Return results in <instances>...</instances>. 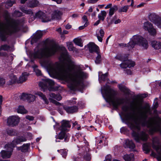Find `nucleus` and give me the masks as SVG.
Instances as JSON below:
<instances>
[{
    "instance_id": "obj_15",
    "label": "nucleus",
    "mask_w": 161,
    "mask_h": 161,
    "mask_svg": "<svg viewBox=\"0 0 161 161\" xmlns=\"http://www.w3.org/2000/svg\"><path fill=\"white\" fill-rule=\"evenodd\" d=\"M89 50L90 52L99 53V48L93 42H90L88 45Z\"/></svg>"
},
{
    "instance_id": "obj_52",
    "label": "nucleus",
    "mask_w": 161,
    "mask_h": 161,
    "mask_svg": "<svg viewBox=\"0 0 161 161\" xmlns=\"http://www.w3.org/2000/svg\"><path fill=\"white\" fill-rule=\"evenodd\" d=\"M6 81L4 79L0 77V86H2L5 84Z\"/></svg>"
},
{
    "instance_id": "obj_31",
    "label": "nucleus",
    "mask_w": 161,
    "mask_h": 161,
    "mask_svg": "<svg viewBox=\"0 0 161 161\" xmlns=\"http://www.w3.org/2000/svg\"><path fill=\"white\" fill-rule=\"evenodd\" d=\"M107 15L106 12L105 11H102L100 13L98 14V17L99 19L103 21Z\"/></svg>"
},
{
    "instance_id": "obj_20",
    "label": "nucleus",
    "mask_w": 161,
    "mask_h": 161,
    "mask_svg": "<svg viewBox=\"0 0 161 161\" xmlns=\"http://www.w3.org/2000/svg\"><path fill=\"white\" fill-rule=\"evenodd\" d=\"M17 78L16 76L13 75H11L8 79V81L7 82V84L8 85H11L14 83L17 80Z\"/></svg>"
},
{
    "instance_id": "obj_8",
    "label": "nucleus",
    "mask_w": 161,
    "mask_h": 161,
    "mask_svg": "<svg viewBox=\"0 0 161 161\" xmlns=\"http://www.w3.org/2000/svg\"><path fill=\"white\" fill-rule=\"evenodd\" d=\"M54 81L52 80L44 78L42 79V81L39 83V86L44 91L45 89L47 88H48L49 91H51L53 90L52 89V87L54 85Z\"/></svg>"
},
{
    "instance_id": "obj_23",
    "label": "nucleus",
    "mask_w": 161,
    "mask_h": 161,
    "mask_svg": "<svg viewBox=\"0 0 161 161\" xmlns=\"http://www.w3.org/2000/svg\"><path fill=\"white\" fill-rule=\"evenodd\" d=\"M123 159L125 161H134V154L131 153L125 155L123 156Z\"/></svg>"
},
{
    "instance_id": "obj_45",
    "label": "nucleus",
    "mask_w": 161,
    "mask_h": 161,
    "mask_svg": "<svg viewBox=\"0 0 161 161\" xmlns=\"http://www.w3.org/2000/svg\"><path fill=\"white\" fill-rule=\"evenodd\" d=\"M97 56L96 58V59L95 60V62L97 64H98L100 63L101 61V56L100 54L99 53H97Z\"/></svg>"
},
{
    "instance_id": "obj_56",
    "label": "nucleus",
    "mask_w": 161,
    "mask_h": 161,
    "mask_svg": "<svg viewBox=\"0 0 161 161\" xmlns=\"http://www.w3.org/2000/svg\"><path fill=\"white\" fill-rule=\"evenodd\" d=\"M155 23L159 27H161V21L155 22Z\"/></svg>"
},
{
    "instance_id": "obj_16",
    "label": "nucleus",
    "mask_w": 161,
    "mask_h": 161,
    "mask_svg": "<svg viewBox=\"0 0 161 161\" xmlns=\"http://www.w3.org/2000/svg\"><path fill=\"white\" fill-rule=\"evenodd\" d=\"M12 149L11 148L9 151H5L3 150L1 152V156L3 158H9L12 154Z\"/></svg>"
},
{
    "instance_id": "obj_46",
    "label": "nucleus",
    "mask_w": 161,
    "mask_h": 161,
    "mask_svg": "<svg viewBox=\"0 0 161 161\" xmlns=\"http://www.w3.org/2000/svg\"><path fill=\"white\" fill-rule=\"evenodd\" d=\"M60 153L64 158H65L67 154V151L66 149H62L60 151Z\"/></svg>"
},
{
    "instance_id": "obj_58",
    "label": "nucleus",
    "mask_w": 161,
    "mask_h": 161,
    "mask_svg": "<svg viewBox=\"0 0 161 161\" xmlns=\"http://www.w3.org/2000/svg\"><path fill=\"white\" fill-rule=\"evenodd\" d=\"M56 31H58L60 34L62 35V29L61 28H59L56 30Z\"/></svg>"
},
{
    "instance_id": "obj_33",
    "label": "nucleus",
    "mask_w": 161,
    "mask_h": 161,
    "mask_svg": "<svg viewBox=\"0 0 161 161\" xmlns=\"http://www.w3.org/2000/svg\"><path fill=\"white\" fill-rule=\"evenodd\" d=\"M30 146V144H24L22 147H19V150L23 152H25L28 151L29 147Z\"/></svg>"
},
{
    "instance_id": "obj_22",
    "label": "nucleus",
    "mask_w": 161,
    "mask_h": 161,
    "mask_svg": "<svg viewBox=\"0 0 161 161\" xmlns=\"http://www.w3.org/2000/svg\"><path fill=\"white\" fill-rule=\"evenodd\" d=\"M104 32V31L100 29V30H97L96 32V35L98 41L100 42H102V38L103 37Z\"/></svg>"
},
{
    "instance_id": "obj_44",
    "label": "nucleus",
    "mask_w": 161,
    "mask_h": 161,
    "mask_svg": "<svg viewBox=\"0 0 161 161\" xmlns=\"http://www.w3.org/2000/svg\"><path fill=\"white\" fill-rule=\"evenodd\" d=\"M7 133L9 135L11 136L14 135L16 133L15 130H13L12 129H7L6 130Z\"/></svg>"
},
{
    "instance_id": "obj_50",
    "label": "nucleus",
    "mask_w": 161,
    "mask_h": 161,
    "mask_svg": "<svg viewBox=\"0 0 161 161\" xmlns=\"http://www.w3.org/2000/svg\"><path fill=\"white\" fill-rule=\"evenodd\" d=\"M14 15L17 17H20L22 15V13L18 11H16L14 12Z\"/></svg>"
},
{
    "instance_id": "obj_10",
    "label": "nucleus",
    "mask_w": 161,
    "mask_h": 161,
    "mask_svg": "<svg viewBox=\"0 0 161 161\" xmlns=\"http://www.w3.org/2000/svg\"><path fill=\"white\" fill-rule=\"evenodd\" d=\"M20 121V119L16 116H9L7 119V123L8 125L14 127L18 125Z\"/></svg>"
},
{
    "instance_id": "obj_13",
    "label": "nucleus",
    "mask_w": 161,
    "mask_h": 161,
    "mask_svg": "<svg viewBox=\"0 0 161 161\" xmlns=\"http://www.w3.org/2000/svg\"><path fill=\"white\" fill-rule=\"evenodd\" d=\"M143 27L145 30L148 31L151 35L153 36L156 35V30L150 22H146L144 23Z\"/></svg>"
},
{
    "instance_id": "obj_47",
    "label": "nucleus",
    "mask_w": 161,
    "mask_h": 161,
    "mask_svg": "<svg viewBox=\"0 0 161 161\" xmlns=\"http://www.w3.org/2000/svg\"><path fill=\"white\" fill-rule=\"evenodd\" d=\"M157 16H156L155 14H151L149 16V18L151 20L155 21L157 19Z\"/></svg>"
},
{
    "instance_id": "obj_39",
    "label": "nucleus",
    "mask_w": 161,
    "mask_h": 161,
    "mask_svg": "<svg viewBox=\"0 0 161 161\" xmlns=\"http://www.w3.org/2000/svg\"><path fill=\"white\" fill-rule=\"evenodd\" d=\"M35 96L32 94H28L27 101L29 102H31L33 101L35 99Z\"/></svg>"
},
{
    "instance_id": "obj_29",
    "label": "nucleus",
    "mask_w": 161,
    "mask_h": 161,
    "mask_svg": "<svg viewBox=\"0 0 161 161\" xmlns=\"http://www.w3.org/2000/svg\"><path fill=\"white\" fill-rule=\"evenodd\" d=\"M108 74V73H106L104 74H102V72H99V80L100 83L101 82L102 80L105 81L107 79Z\"/></svg>"
},
{
    "instance_id": "obj_2",
    "label": "nucleus",
    "mask_w": 161,
    "mask_h": 161,
    "mask_svg": "<svg viewBox=\"0 0 161 161\" xmlns=\"http://www.w3.org/2000/svg\"><path fill=\"white\" fill-rule=\"evenodd\" d=\"M131 108L133 112L129 111L128 107H123L125 119L129 127L132 130V136L137 142L141 141H146L147 139V135L144 131H140V125L146 126L149 129V132L159 131L161 134V118H148L147 114L150 112V108L146 106H143L141 100L138 99L133 101L131 103Z\"/></svg>"
},
{
    "instance_id": "obj_28",
    "label": "nucleus",
    "mask_w": 161,
    "mask_h": 161,
    "mask_svg": "<svg viewBox=\"0 0 161 161\" xmlns=\"http://www.w3.org/2000/svg\"><path fill=\"white\" fill-rule=\"evenodd\" d=\"M153 148L156 150L158 153V161H161V147L159 146H154Z\"/></svg>"
},
{
    "instance_id": "obj_32",
    "label": "nucleus",
    "mask_w": 161,
    "mask_h": 161,
    "mask_svg": "<svg viewBox=\"0 0 161 161\" xmlns=\"http://www.w3.org/2000/svg\"><path fill=\"white\" fill-rule=\"evenodd\" d=\"M73 41L76 45L80 47L83 46L82 40L80 38L78 37L75 38Z\"/></svg>"
},
{
    "instance_id": "obj_3",
    "label": "nucleus",
    "mask_w": 161,
    "mask_h": 161,
    "mask_svg": "<svg viewBox=\"0 0 161 161\" xmlns=\"http://www.w3.org/2000/svg\"><path fill=\"white\" fill-rule=\"evenodd\" d=\"M23 25L22 22L13 19L9 13L5 11L0 17V41H6L8 36L20 31Z\"/></svg>"
},
{
    "instance_id": "obj_9",
    "label": "nucleus",
    "mask_w": 161,
    "mask_h": 161,
    "mask_svg": "<svg viewBox=\"0 0 161 161\" xmlns=\"http://www.w3.org/2000/svg\"><path fill=\"white\" fill-rule=\"evenodd\" d=\"M116 58L120 61H124V62L120 64L121 67L122 68H126L127 67L129 68L134 66L135 64L134 62L130 60H125L124 58L123 55L120 54L116 56Z\"/></svg>"
},
{
    "instance_id": "obj_63",
    "label": "nucleus",
    "mask_w": 161,
    "mask_h": 161,
    "mask_svg": "<svg viewBox=\"0 0 161 161\" xmlns=\"http://www.w3.org/2000/svg\"><path fill=\"white\" fill-rule=\"evenodd\" d=\"M52 1L55 2L57 4H60L62 3V0H52Z\"/></svg>"
},
{
    "instance_id": "obj_40",
    "label": "nucleus",
    "mask_w": 161,
    "mask_h": 161,
    "mask_svg": "<svg viewBox=\"0 0 161 161\" xmlns=\"http://www.w3.org/2000/svg\"><path fill=\"white\" fill-rule=\"evenodd\" d=\"M66 44L67 46L69 51H72L74 50V47L73 46V44L71 42H67Z\"/></svg>"
},
{
    "instance_id": "obj_35",
    "label": "nucleus",
    "mask_w": 161,
    "mask_h": 161,
    "mask_svg": "<svg viewBox=\"0 0 161 161\" xmlns=\"http://www.w3.org/2000/svg\"><path fill=\"white\" fill-rule=\"evenodd\" d=\"M17 112L22 114H26L27 113V111L25 109L24 106H19L17 109Z\"/></svg>"
},
{
    "instance_id": "obj_27",
    "label": "nucleus",
    "mask_w": 161,
    "mask_h": 161,
    "mask_svg": "<svg viewBox=\"0 0 161 161\" xmlns=\"http://www.w3.org/2000/svg\"><path fill=\"white\" fill-rule=\"evenodd\" d=\"M118 86L120 90L124 93L127 94L129 93V90L125 86L120 84L118 85Z\"/></svg>"
},
{
    "instance_id": "obj_30",
    "label": "nucleus",
    "mask_w": 161,
    "mask_h": 161,
    "mask_svg": "<svg viewBox=\"0 0 161 161\" xmlns=\"http://www.w3.org/2000/svg\"><path fill=\"white\" fill-rule=\"evenodd\" d=\"M36 95L38 96L41 98L44 101L45 103L47 104L48 103V101L46 97L42 93L40 92H37L36 93Z\"/></svg>"
},
{
    "instance_id": "obj_61",
    "label": "nucleus",
    "mask_w": 161,
    "mask_h": 161,
    "mask_svg": "<svg viewBox=\"0 0 161 161\" xmlns=\"http://www.w3.org/2000/svg\"><path fill=\"white\" fill-rule=\"evenodd\" d=\"M71 28V25L69 24H67L65 26V28L66 29H69Z\"/></svg>"
},
{
    "instance_id": "obj_51",
    "label": "nucleus",
    "mask_w": 161,
    "mask_h": 161,
    "mask_svg": "<svg viewBox=\"0 0 161 161\" xmlns=\"http://www.w3.org/2000/svg\"><path fill=\"white\" fill-rule=\"evenodd\" d=\"M82 19L85 23H86L87 25H88V20L86 16L84 15L82 17Z\"/></svg>"
},
{
    "instance_id": "obj_26",
    "label": "nucleus",
    "mask_w": 161,
    "mask_h": 161,
    "mask_svg": "<svg viewBox=\"0 0 161 161\" xmlns=\"http://www.w3.org/2000/svg\"><path fill=\"white\" fill-rule=\"evenodd\" d=\"M42 33L41 31H38L34 35L32 38V41H36L37 40L40 39L42 36Z\"/></svg>"
},
{
    "instance_id": "obj_59",
    "label": "nucleus",
    "mask_w": 161,
    "mask_h": 161,
    "mask_svg": "<svg viewBox=\"0 0 161 161\" xmlns=\"http://www.w3.org/2000/svg\"><path fill=\"white\" fill-rule=\"evenodd\" d=\"M158 106V104L157 102H156L154 103L153 106V108L154 109H156L157 108Z\"/></svg>"
},
{
    "instance_id": "obj_41",
    "label": "nucleus",
    "mask_w": 161,
    "mask_h": 161,
    "mask_svg": "<svg viewBox=\"0 0 161 161\" xmlns=\"http://www.w3.org/2000/svg\"><path fill=\"white\" fill-rule=\"evenodd\" d=\"M15 3V1H8L6 3L5 7L7 8H9L10 7H11Z\"/></svg>"
},
{
    "instance_id": "obj_60",
    "label": "nucleus",
    "mask_w": 161,
    "mask_h": 161,
    "mask_svg": "<svg viewBox=\"0 0 161 161\" xmlns=\"http://www.w3.org/2000/svg\"><path fill=\"white\" fill-rule=\"evenodd\" d=\"M7 55V53H6L3 52H0V56H4L5 57Z\"/></svg>"
},
{
    "instance_id": "obj_37",
    "label": "nucleus",
    "mask_w": 161,
    "mask_h": 161,
    "mask_svg": "<svg viewBox=\"0 0 161 161\" xmlns=\"http://www.w3.org/2000/svg\"><path fill=\"white\" fill-rule=\"evenodd\" d=\"M13 55L12 54L9 55H6L5 56V59L7 60V62H10L13 60Z\"/></svg>"
},
{
    "instance_id": "obj_1",
    "label": "nucleus",
    "mask_w": 161,
    "mask_h": 161,
    "mask_svg": "<svg viewBox=\"0 0 161 161\" xmlns=\"http://www.w3.org/2000/svg\"><path fill=\"white\" fill-rule=\"evenodd\" d=\"M58 50V47L54 44L48 46L40 44L31 53V56L40 59L41 65L47 69L51 77L69 81L68 86L71 90H81L84 86V80L88 77L87 74L80 66L75 65L64 47L61 48L62 52L60 57V59L64 61L62 64L59 62L53 63L50 57Z\"/></svg>"
},
{
    "instance_id": "obj_64",
    "label": "nucleus",
    "mask_w": 161,
    "mask_h": 161,
    "mask_svg": "<svg viewBox=\"0 0 161 161\" xmlns=\"http://www.w3.org/2000/svg\"><path fill=\"white\" fill-rule=\"evenodd\" d=\"M126 130V128L125 127H123L120 129V132L121 133H124Z\"/></svg>"
},
{
    "instance_id": "obj_5",
    "label": "nucleus",
    "mask_w": 161,
    "mask_h": 161,
    "mask_svg": "<svg viewBox=\"0 0 161 161\" xmlns=\"http://www.w3.org/2000/svg\"><path fill=\"white\" fill-rule=\"evenodd\" d=\"M61 126L59 128V124H56L55 125H54L55 129H59L61 131L59 133L58 136V139L62 140L64 139V141L67 142L68 141L70 135L67 132L69 130V129L71 127V125L69 122L65 120H63L61 122Z\"/></svg>"
},
{
    "instance_id": "obj_7",
    "label": "nucleus",
    "mask_w": 161,
    "mask_h": 161,
    "mask_svg": "<svg viewBox=\"0 0 161 161\" xmlns=\"http://www.w3.org/2000/svg\"><path fill=\"white\" fill-rule=\"evenodd\" d=\"M20 9L23 13L33 16V20L36 17L40 19L42 21L44 22H47L51 20V19L50 18L49 15H47L42 11H40L36 13L35 14L36 16H35L33 15V12L31 9L26 10L23 7L20 8Z\"/></svg>"
},
{
    "instance_id": "obj_34",
    "label": "nucleus",
    "mask_w": 161,
    "mask_h": 161,
    "mask_svg": "<svg viewBox=\"0 0 161 161\" xmlns=\"http://www.w3.org/2000/svg\"><path fill=\"white\" fill-rule=\"evenodd\" d=\"M118 9V8L117 6L114 5L113 7L110 8L109 10V15L111 16L113 15L114 12L116 11Z\"/></svg>"
},
{
    "instance_id": "obj_42",
    "label": "nucleus",
    "mask_w": 161,
    "mask_h": 161,
    "mask_svg": "<svg viewBox=\"0 0 161 161\" xmlns=\"http://www.w3.org/2000/svg\"><path fill=\"white\" fill-rule=\"evenodd\" d=\"M34 69L37 76H40L42 75V73L41 70L37 68L36 65H35Z\"/></svg>"
},
{
    "instance_id": "obj_53",
    "label": "nucleus",
    "mask_w": 161,
    "mask_h": 161,
    "mask_svg": "<svg viewBox=\"0 0 161 161\" xmlns=\"http://www.w3.org/2000/svg\"><path fill=\"white\" fill-rule=\"evenodd\" d=\"M98 0H87V2L88 3L94 4L96 3Z\"/></svg>"
},
{
    "instance_id": "obj_54",
    "label": "nucleus",
    "mask_w": 161,
    "mask_h": 161,
    "mask_svg": "<svg viewBox=\"0 0 161 161\" xmlns=\"http://www.w3.org/2000/svg\"><path fill=\"white\" fill-rule=\"evenodd\" d=\"M25 118L29 120L30 121H32L34 119V117L33 116H29V115H27L25 117Z\"/></svg>"
},
{
    "instance_id": "obj_62",
    "label": "nucleus",
    "mask_w": 161,
    "mask_h": 161,
    "mask_svg": "<svg viewBox=\"0 0 161 161\" xmlns=\"http://www.w3.org/2000/svg\"><path fill=\"white\" fill-rule=\"evenodd\" d=\"M112 6V4L109 3L108 5H107L105 8V9H107L108 8H111V6Z\"/></svg>"
},
{
    "instance_id": "obj_36",
    "label": "nucleus",
    "mask_w": 161,
    "mask_h": 161,
    "mask_svg": "<svg viewBox=\"0 0 161 161\" xmlns=\"http://www.w3.org/2000/svg\"><path fill=\"white\" fill-rule=\"evenodd\" d=\"M10 48L9 46L7 44H3L0 46V51H8Z\"/></svg>"
},
{
    "instance_id": "obj_6",
    "label": "nucleus",
    "mask_w": 161,
    "mask_h": 161,
    "mask_svg": "<svg viewBox=\"0 0 161 161\" xmlns=\"http://www.w3.org/2000/svg\"><path fill=\"white\" fill-rule=\"evenodd\" d=\"M136 44H138L142 47L144 49H146L148 47L147 41L138 35H135L131 39L130 41L127 44H125V46L128 47L129 50L133 48Z\"/></svg>"
},
{
    "instance_id": "obj_24",
    "label": "nucleus",
    "mask_w": 161,
    "mask_h": 161,
    "mask_svg": "<svg viewBox=\"0 0 161 161\" xmlns=\"http://www.w3.org/2000/svg\"><path fill=\"white\" fill-rule=\"evenodd\" d=\"M28 6L31 8H33L37 6L39 2L36 0H28Z\"/></svg>"
},
{
    "instance_id": "obj_4",
    "label": "nucleus",
    "mask_w": 161,
    "mask_h": 161,
    "mask_svg": "<svg viewBox=\"0 0 161 161\" xmlns=\"http://www.w3.org/2000/svg\"><path fill=\"white\" fill-rule=\"evenodd\" d=\"M101 92L106 101L111 103L115 108H117L124 102V98H115V96L117 94V92L108 85H106L102 88Z\"/></svg>"
},
{
    "instance_id": "obj_43",
    "label": "nucleus",
    "mask_w": 161,
    "mask_h": 161,
    "mask_svg": "<svg viewBox=\"0 0 161 161\" xmlns=\"http://www.w3.org/2000/svg\"><path fill=\"white\" fill-rule=\"evenodd\" d=\"M28 96V94L23 93L22 95L20 96L19 97L21 99L23 100H27Z\"/></svg>"
},
{
    "instance_id": "obj_11",
    "label": "nucleus",
    "mask_w": 161,
    "mask_h": 161,
    "mask_svg": "<svg viewBox=\"0 0 161 161\" xmlns=\"http://www.w3.org/2000/svg\"><path fill=\"white\" fill-rule=\"evenodd\" d=\"M79 150L80 151V153L82 154L83 158L87 161H89L91 160V156L88 153L89 148L86 146L81 147Z\"/></svg>"
},
{
    "instance_id": "obj_55",
    "label": "nucleus",
    "mask_w": 161,
    "mask_h": 161,
    "mask_svg": "<svg viewBox=\"0 0 161 161\" xmlns=\"http://www.w3.org/2000/svg\"><path fill=\"white\" fill-rule=\"evenodd\" d=\"M104 161H111V156L110 155H108L106 157L105 160Z\"/></svg>"
},
{
    "instance_id": "obj_25",
    "label": "nucleus",
    "mask_w": 161,
    "mask_h": 161,
    "mask_svg": "<svg viewBox=\"0 0 161 161\" xmlns=\"http://www.w3.org/2000/svg\"><path fill=\"white\" fill-rule=\"evenodd\" d=\"M152 47L155 49H161V42L156 41H153L151 43Z\"/></svg>"
},
{
    "instance_id": "obj_18",
    "label": "nucleus",
    "mask_w": 161,
    "mask_h": 161,
    "mask_svg": "<svg viewBox=\"0 0 161 161\" xmlns=\"http://www.w3.org/2000/svg\"><path fill=\"white\" fill-rule=\"evenodd\" d=\"M28 75L29 74L27 72L23 73L19 78V80L17 81L18 82L21 83L25 82L27 80Z\"/></svg>"
},
{
    "instance_id": "obj_57",
    "label": "nucleus",
    "mask_w": 161,
    "mask_h": 161,
    "mask_svg": "<svg viewBox=\"0 0 161 161\" xmlns=\"http://www.w3.org/2000/svg\"><path fill=\"white\" fill-rule=\"evenodd\" d=\"M88 25H87L86 24V23H85L84 25H82V26H80V27H79V29L80 30H82L85 27H86L87 26H88Z\"/></svg>"
},
{
    "instance_id": "obj_17",
    "label": "nucleus",
    "mask_w": 161,
    "mask_h": 161,
    "mask_svg": "<svg viewBox=\"0 0 161 161\" xmlns=\"http://www.w3.org/2000/svg\"><path fill=\"white\" fill-rule=\"evenodd\" d=\"M62 14V13L61 11L58 10H55L53 12L50 18L51 19V20L53 19H59Z\"/></svg>"
},
{
    "instance_id": "obj_38",
    "label": "nucleus",
    "mask_w": 161,
    "mask_h": 161,
    "mask_svg": "<svg viewBox=\"0 0 161 161\" xmlns=\"http://www.w3.org/2000/svg\"><path fill=\"white\" fill-rule=\"evenodd\" d=\"M129 7V5H125L119 9V12H126Z\"/></svg>"
},
{
    "instance_id": "obj_48",
    "label": "nucleus",
    "mask_w": 161,
    "mask_h": 161,
    "mask_svg": "<svg viewBox=\"0 0 161 161\" xmlns=\"http://www.w3.org/2000/svg\"><path fill=\"white\" fill-rule=\"evenodd\" d=\"M143 150L146 151V153H147L150 152L149 147L146 144H144L143 146Z\"/></svg>"
},
{
    "instance_id": "obj_19",
    "label": "nucleus",
    "mask_w": 161,
    "mask_h": 161,
    "mask_svg": "<svg viewBox=\"0 0 161 161\" xmlns=\"http://www.w3.org/2000/svg\"><path fill=\"white\" fill-rule=\"evenodd\" d=\"M64 108L68 113H72L76 112L78 109L75 106L72 107L64 106Z\"/></svg>"
},
{
    "instance_id": "obj_14",
    "label": "nucleus",
    "mask_w": 161,
    "mask_h": 161,
    "mask_svg": "<svg viewBox=\"0 0 161 161\" xmlns=\"http://www.w3.org/2000/svg\"><path fill=\"white\" fill-rule=\"evenodd\" d=\"M26 141V139L25 137L23 136H19L13 140L10 146L11 147H14L17 144Z\"/></svg>"
},
{
    "instance_id": "obj_12",
    "label": "nucleus",
    "mask_w": 161,
    "mask_h": 161,
    "mask_svg": "<svg viewBox=\"0 0 161 161\" xmlns=\"http://www.w3.org/2000/svg\"><path fill=\"white\" fill-rule=\"evenodd\" d=\"M49 100L52 102L57 105H61V104L58 102L56 101L55 99L58 101L62 99L61 95L59 94H55L54 93H51L49 94Z\"/></svg>"
},
{
    "instance_id": "obj_21",
    "label": "nucleus",
    "mask_w": 161,
    "mask_h": 161,
    "mask_svg": "<svg viewBox=\"0 0 161 161\" xmlns=\"http://www.w3.org/2000/svg\"><path fill=\"white\" fill-rule=\"evenodd\" d=\"M124 146L125 147L129 148L131 149H133L135 147V145L132 141L126 139L125 141Z\"/></svg>"
},
{
    "instance_id": "obj_49",
    "label": "nucleus",
    "mask_w": 161,
    "mask_h": 161,
    "mask_svg": "<svg viewBox=\"0 0 161 161\" xmlns=\"http://www.w3.org/2000/svg\"><path fill=\"white\" fill-rule=\"evenodd\" d=\"M74 161H82L81 156H75L74 158Z\"/></svg>"
}]
</instances>
